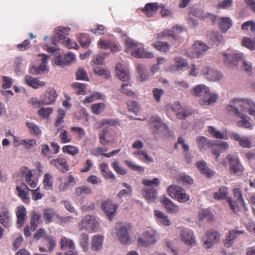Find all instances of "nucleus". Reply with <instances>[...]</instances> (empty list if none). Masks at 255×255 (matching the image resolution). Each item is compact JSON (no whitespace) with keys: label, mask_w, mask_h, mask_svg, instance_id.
I'll return each instance as SVG.
<instances>
[{"label":"nucleus","mask_w":255,"mask_h":255,"mask_svg":"<svg viewBox=\"0 0 255 255\" xmlns=\"http://www.w3.org/2000/svg\"><path fill=\"white\" fill-rule=\"evenodd\" d=\"M10 218V214L7 210L3 209L0 212V223L4 227L9 228L11 226Z\"/></svg>","instance_id":"nucleus-30"},{"label":"nucleus","mask_w":255,"mask_h":255,"mask_svg":"<svg viewBox=\"0 0 255 255\" xmlns=\"http://www.w3.org/2000/svg\"><path fill=\"white\" fill-rule=\"evenodd\" d=\"M227 158L229 162L231 174L241 175L244 171V168L241 164L239 157L236 155L228 154Z\"/></svg>","instance_id":"nucleus-9"},{"label":"nucleus","mask_w":255,"mask_h":255,"mask_svg":"<svg viewBox=\"0 0 255 255\" xmlns=\"http://www.w3.org/2000/svg\"><path fill=\"white\" fill-rule=\"evenodd\" d=\"M53 111V110L52 108H42L38 110V114L42 118H48L51 114H52Z\"/></svg>","instance_id":"nucleus-61"},{"label":"nucleus","mask_w":255,"mask_h":255,"mask_svg":"<svg viewBox=\"0 0 255 255\" xmlns=\"http://www.w3.org/2000/svg\"><path fill=\"white\" fill-rule=\"evenodd\" d=\"M141 192L143 196L148 202H155L157 198V191L153 187H144Z\"/></svg>","instance_id":"nucleus-19"},{"label":"nucleus","mask_w":255,"mask_h":255,"mask_svg":"<svg viewBox=\"0 0 255 255\" xmlns=\"http://www.w3.org/2000/svg\"><path fill=\"white\" fill-rule=\"evenodd\" d=\"M74 91L77 95H85L86 94V85L80 83H73L71 85Z\"/></svg>","instance_id":"nucleus-41"},{"label":"nucleus","mask_w":255,"mask_h":255,"mask_svg":"<svg viewBox=\"0 0 255 255\" xmlns=\"http://www.w3.org/2000/svg\"><path fill=\"white\" fill-rule=\"evenodd\" d=\"M77 38L83 47L88 48L91 43V39L87 34H78Z\"/></svg>","instance_id":"nucleus-39"},{"label":"nucleus","mask_w":255,"mask_h":255,"mask_svg":"<svg viewBox=\"0 0 255 255\" xmlns=\"http://www.w3.org/2000/svg\"><path fill=\"white\" fill-rule=\"evenodd\" d=\"M172 31V29H165L157 34V38L162 39L165 37H172L175 40L181 42L183 39L181 36H177L175 35Z\"/></svg>","instance_id":"nucleus-32"},{"label":"nucleus","mask_w":255,"mask_h":255,"mask_svg":"<svg viewBox=\"0 0 255 255\" xmlns=\"http://www.w3.org/2000/svg\"><path fill=\"white\" fill-rule=\"evenodd\" d=\"M75 59V56L71 52H69L63 57L57 56L54 59V62L57 65L64 67L72 62Z\"/></svg>","instance_id":"nucleus-20"},{"label":"nucleus","mask_w":255,"mask_h":255,"mask_svg":"<svg viewBox=\"0 0 255 255\" xmlns=\"http://www.w3.org/2000/svg\"><path fill=\"white\" fill-rule=\"evenodd\" d=\"M152 45L157 50L165 52L168 51L170 47L169 43L165 42H157L156 43L152 44Z\"/></svg>","instance_id":"nucleus-52"},{"label":"nucleus","mask_w":255,"mask_h":255,"mask_svg":"<svg viewBox=\"0 0 255 255\" xmlns=\"http://www.w3.org/2000/svg\"><path fill=\"white\" fill-rule=\"evenodd\" d=\"M76 79L79 80L89 81L86 71L83 68H79L76 74Z\"/></svg>","instance_id":"nucleus-57"},{"label":"nucleus","mask_w":255,"mask_h":255,"mask_svg":"<svg viewBox=\"0 0 255 255\" xmlns=\"http://www.w3.org/2000/svg\"><path fill=\"white\" fill-rule=\"evenodd\" d=\"M70 30L69 27H57L54 31L53 37L52 38V43L53 46H50L48 44H45L43 48L50 52L54 53L59 49L57 48L56 45L57 42L62 43L65 39L66 36L68 35Z\"/></svg>","instance_id":"nucleus-3"},{"label":"nucleus","mask_w":255,"mask_h":255,"mask_svg":"<svg viewBox=\"0 0 255 255\" xmlns=\"http://www.w3.org/2000/svg\"><path fill=\"white\" fill-rule=\"evenodd\" d=\"M61 247L62 249H73L75 245L72 240L63 237L61 240Z\"/></svg>","instance_id":"nucleus-50"},{"label":"nucleus","mask_w":255,"mask_h":255,"mask_svg":"<svg viewBox=\"0 0 255 255\" xmlns=\"http://www.w3.org/2000/svg\"><path fill=\"white\" fill-rule=\"evenodd\" d=\"M42 62L37 66H33L30 69V72L33 75L42 74L45 71H47V61L49 57L46 54H42Z\"/></svg>","instance_id":"nucleus-18"},{"label":"nucleus","mask_w":255,"mask_h":255,"mask_svg":"<svg viewBox=\"0 0 255 255\" xmlns=\"http://www.w3.org/2000/svg\"><path fill=\"white\" fill-rule=\"evenodd\" d=\"M228 190L226 187L222 186L219 188L218 192L214 193V198L218 200L224 199L228 195Z\"/></svg>","instance_id":"nucleus-45"},{"label":"nucleus","mask_w":255,"mask_h":255,"mask_svg":"<svg viewBox=\"0 0 255 255\" xmlns=\"http://www.w3.org/2000/svg\"><path fill=\"white\" fill-rule=\"evenodd\" d=\"M24 81L28 86L33 89H37L40 87H43L45 85L44 82L41 81L37 78H32L28 75H26L24 77Z\"/></svg>","instance_id":"nucleus-28"},{"label":"nucleus","mask_w":255,"mask_h":255,"mask_svg":"<svg viewBox=\"0 0 255 255\" xmlns=\"http://www.w3.org/2000/svg\"><path fill=\"white\" fill-rule=\"evenodd\" d=\"M244 233V231H238L236 230L230 231L226 235V238L224 241L225 246L227 248L231 247L239 236Z\"/></svg>","instance_id":"nucleus-24"},{"label":"nucleus","mask_w":255,"mask_h":255,"mask_svg":"<svg viewBox=\"0 0 255 255\" xmlns=\"http://www.w3.org/2000/svg\"><path fill=\"white\" fill-rule=\"evenodd\" d=\"M122 186L125 188L119 192L118 194V197L122 198L123 197L131 196L132 193V189L131 186L126 183H123L122 184Z\"/></svg>","instance_id":"nucleus-37"},{"label":"nucleus","mask_w":255,"mask_h":255,"mask_svg":"<svg viewBox=\"0 0 255 255\" xmlns=\"http://www.w3.org/2000/svg\"><path fill=\"white\" fill-rule=\"evenodd\" d=\"M155 218L157 223L162 226L168 227L171 225V222L168 216L163 212L158 210H154Z\"/></svg>","instance_id":"nucleus-26"},{"label":"nucleus","mask_w":255,"mask_h":255,"mask_svg":"<svg viewBox=\"0 0 255 255\" xmlns=\"http://www.w3.org/2000/svg\"><path fill=\"white\" fill-rule=\"evenodd\" d=\"M242 45L251 50H255V37L253 40L247 37L243 38L242 41Z\"/></svg>","instance_id":"nucleus-46"},{"label":"nucleus","mask_w":255,"mask_h":255,"mask_svg":"<svg viewBox=\"0 0 255 255\" xmlns=\"http://www.w3.org/2000/svg\"><path fill=\"white\" fill-rule=\"evenodd\" d=\"M16 189L18 192V196L22 200L24 203H28L29 201V197L27 193L28 191L30 190L28 186L24 183L20 184H17Z\"/></svg>","instance_id":"nucleus-25"},{"label":"nucleus","mask_w":255,"mask_h":255,"mask_svg":"<svg viewBox=\"0 0 255 255\" xmlns=\"http://www.w3.org/2000/svg\"><path fill=\"white\" fill-rule=\"evenodd\" d=\"M89 236L86 234H82L80 236V244L84 251L88 249Z\"/></svg>","instance_id":"nucleus-58"},{"label":"nucleus","mask_w":255,"mask_h":255,"mask_svg":"<svg viewBox=\"0 0 255 255\" xmlns=\"http://www.w3.org/2000/svg\"><path fill=\"white\" fill-rule=\"evenodd\" d=\"M234 198L235 202L232 200L231 197L227 199L230 206L234 213L238 212L241 207H243L245 210H247V205L243 197L242 192L240 188H236L233 189Z\"/></svg>","instance_id":"nucleus-6"},{"label":"nucleus","mask_w":255,"mask_h":255,"mask_svg":"<svg viewBox=\"0 0 255 255\" xmlns=\"http://www.w3.org/2000/svg\"><path fill=\"white\" fill-rule=\"evenodd\" d=\"M218 26L222 32H226L233 25L231 19L229 17H215Z\"/></svg>","instance_id":"nucleus-22"},{"label":"nucleus","mask_w":255,"mask_h":255,"mask_svg":"<svg viewBox=\"0 0 255 255\" xmlns=\"http://www.w3.org/2000/svg\"><path fill=\"white\" fill-rule=\"evenodd\" d=\"M142 184L144 187H153L158 186L160 184V180L158 178H154L152 180H148L144 179L142 180Z\"/></svg>","instance_id":"nucleus-51"},{"label":"nucleus","mask_w":255,"mask_h":255,"mask_svg":"<svg viewBox=\"0 0 255 255\" xmlns=\"http://www.w3.org/2000/svg\"><path fill=\"white\" fill-rule=\"evenodd\" d=\"M180 236L184 243L188 246H193L196 244L195 237L193 231L189 229L181 230Z\"/></svg>","instance_id":"nucleus-15"},{"label":"nucleus","mask_w":255,"mask_h":255,"mask_svg":"<svg viewBox=\"0 0 255 255\" xmlns=\"http://www.w3.org/2000/svg\"><path fill=\"white\" fill-rule=\"evenodd\" d=\"M41 218V216L40 214L36 212H33L32 213L30 221V229L32 231H34L36 229Z\"/></svg>","instance_id":"nucleus-38"},{"label":"nucleus","mask_w":255,"mask_h":255,"mask_svg":"<svg viewBox=\"0 0 255 255\" xmlns=\"http://www.w3.org/2000/svg\"><path fill=\"white\" fill-rule=\"evenodd\" d=\"M104 237L100 235H96L92 239V249L93 251H99L102 247Z\"/></svg>","instance_id":"nucleus-36"},{"label":"nucleus","mask_w":255,"mask_h":255,"mask_svg":"<svg viewBox=\"0 0 255 255\" xmlns=\"http://www.w3.org/2000/svg\"><path fill=\"white\" fill-rule=\"evenodd\" d=\"M149 125L158 131H162L166 129V126L163 123L161 119L157 116L151 117L148 121Z\"/></svg>","instance_id":"nucleus-27"},{"label":"nucleus","mask_w":255,"mask_h":255,"mask_svg":"<svg viewBox=\"0 0 255 255\" xmlns=\"http://www.w3.org/2000/svg\"><path fill=\"white\" fill-rule=\"evenodd\" d=\"M209 47L201 41H196L193 44L191 52H187V55L191 58H198L204 52L208 50Z\"/></svg>","instance_id":"nucleus-12"},{"label":"nucleus","mask_w":255,"mask_h":255,"mask_svg":"<svg viewBox=\"0 0 255 255\" xmlns=\"http://www.w3.org/2000/svg\"><path fill=\"white\" fill-rule=\"evenodd\" d=\"M116 236L118 241L123 245H126L131 243L130 237L131 226L126 223H118L115 226Z\"/></svg>","instance_id":"nucleus-4"},{"label":"nucleus","mask_w":255,"mask_h":255,"mask_svg":"<svg viewBox=\"0 0 255 255\" xmlns=\"http://www.w3.org/2000/svg\"><path fill=\"white\" fill-rule=\"evenodd\" d=\"M127 105L129 111H132L134 113H136L139 111V105L137 102L132 101H128L127 102Z\"/></svg>","instance_id":"nucleus-62"},{"label":"nucleus","mask_w":255,"mask_h":255,"mask_svg":"<svg viewBox=\"0 0 255 255\" xmlns=\"http://www.w3.org/2000/svg\"><path fill=\"white\" fill-rule=\"evenodd\" d=\"M196 142L201 151L205 150L211 146L210 141L203 136H198L196 138Z\"/></svg>","instance_id":"nucleus-35"},{"label":"nucleus","mask_w":255,"mask_h":255,"mask_svg":"<svg viewBox=\"0 0 255 255\" xmlns=\"http://www.w3.org/2000/svg\"><path fill=\"white\" fill-rule=\"evenodd\" d=\"M57 95L53 88H48L44 93L40 96V102L43 105L53 104L56 99Z\"/></svg>","instance_id":"nucleus-14"},{"label":"nucleus","mask_w":255,"mask_h":255,"mask_svg":"<svg viewBox=\"0 0 255 255\" xmlns=\"http://www.w3.org/2000/svg\"><path fill=\"white\" fill-rule=\"evenodd\" d=\"M224 57V61L226 64L231 69H235L238 67L239 63H242V69L248 73H251L253 70L252 63L244 59L243 54L241 52H225L223 54Z\"/></svg>","instance_id":"nucleus-1"},{"label":"nucleus","mask_w":255,"mask_h":255,"mask_svg":"<svg viewBox=\"0 0 255 255\" xmlns=\"http://www.w3.org/2000/svg\"><path fill=\"white\" fill-rule=\"evenodd\" d=\"M158 8V3L156 2L147 3L142 10L147 16L151 17L156 12Z\"/></svg>","instance_id":"nucleus-31"},{"label":"nucleus","mask_w":255,"mask_h":255,"mask_svg":"<svg viewBox=\"0 0 255 255\" xmlns=\"http://www.w3.org/2000/svg\"><path fill=\"white\" fill-rule=\"evenodd\" d=\"M75 193L77 196H80L82 194L90 195L92 193V190L87 186L83 185L76 187L75 189Z\"/></svg>","instance_id":"nucleus-43"},{"label":"nucleus","mask_w":255,"mask_h":255,"mask_svg":"<svg viewBox=\"0 0 255 255\" xmlns=\"http://www.w3.org/2000/svg\"><path fill=\"white\" fill-rule=\"evenodd\" d=\"M62 151L65 153L74 156L79 153V149L76 147L71 145H65L62 147Z\"/></svg>","instance_id":"nucleus-55"},{"label":"nucleus","mask_w":255,"mask_h":255,"mask_svg":"<svg viewBox=\"0 0 255 255\" xmlns=\"http://www.w3.org/2000/svg\"><path fill=\"white\" fill-rule=\"evenodd\" d=\"M131 85L129 83H124L121 85V92L128 96H132L133 93L131 89Z\"/></svg>","instance_id":"nucleus-60"},{"label":"nucleus","mask_w":255,"mask_h":255,"mask_svg":"<svg viewBox=\"0 0 255 255\" xmlns=\"http://www.w3.org/2000/svg\"><path fill=\"white\" fill-rule=\"evenodd\" d=\"M193 93L196 97L204 96V98L199 100V103L201 106H210L216 103L218 95L215 93H210L208 87L204 84H199L193 88Z\"/></svg>","instance_id":"nucleus-2"},{"label":"nucleus","mask_w":255,"mask_h":255,"mask_svg":"<svg viewBox=\"0 0 255 255\" xmlns=\"http://www.w3.org/2000/svg\"><path fill=\"white\" fill-rule=\"evenodd\" d=\"M156 235V231L153 229L145 231L137 239L138 246L148 247L155 244L157 242Z\"/></svg>","instance_id":"nucleus-7"},{"label":"nucleus","mask_w":255,"mask_h":255,"mask_svg":"<svg viewBox=\"0 0 255 255\" xmlns=\"http://www.w3.org/2000/svg\"><path fill=\"white\" fill-rule=\"evenodd\" d=\"M36 144V141L34 139H24L21 140L17 146L22 145L26 149H30Z\"/></svg>","instance_id":"nucleus-48"},{"label":"nucleus","mask_w":255,"mask_h":255,"mask_svg":"<svg viewBox=\"0 0 255 255\" xmlns=\"http://www.w3.org/2000/svg\"><path fill=\"white\" fill-rule=\"evenodd\" d=\"M197 166L200 171L207 177H211L214 173L212 170L209 169L204 161H200L197 163Z\"/></svg>","instance_id":"nucleus-33"},{"label":"nucleus","mask_w":255,"mask_h":255,"mask_svg":"<svg viewBox=\"0 0 255 255\" xmlns=\"http://www.w3.org/2000/svg\"><path fill=\"white\" fill-rule=\"evenodd\" d=\"M118 208V205L116 204H113L111 201H105L103 202L102 205V210L110 220L116 215Z\"/></svg>","instance_id":"nucleus-16"},{"label":"nucleus","mask_w":255,"mask_h":255,"mask_svg":"<svg viewBox=\"0 0 255 255\" xmlns=\"http://www.w3.org/2000/svg\"><path fill=\"white\" fill-rule=\"evenodd\" d=\"M108 150L107 147H97L93 149L91 151V154L95 156H99L100 155H103L105 156V154H106V152Z\"/></svg>","instance_id":"nucleus-56"},{"label":"nucleus","mask_w":255,"mask_h":255,"mask_svg":"<svg viewBox=\"0 0 255 255\" xmlns=\"http://www.w3.org/2000/svg\"><path fill=\"white\" fill-rule=\"evenodd\" d=\"M208 131L214 137L220 139H227V136L219 130L212 126L209 127Z\"/></svg>","instance_id":"nucleus-44"},{"label":"nucleus","mask_w":255,"mask_h":255,"mask_svg":"<svg viewBox=\"0 0 255 255\" xmlns=\"http://www.w3.org/2000/svg\"><path fill=\"white\" fill-rule=\"evenodd\" d=\"M201 73L206 79L211 82L219 81L223 78L220 72L209 67L203 68Z\"/></svg>","instance_id":"nucleus-13"},{"label":"nucleus","mask_w":255,"mask_h":255,"mask_svg":"<svg viewBox=\"0 0 255 255\" xmlns=\"http://www.w3.org/2000/svg\"><path fill=\"white\" fill-rule=\"evenodd\" d=\"M57 132L59 133V137L63 143H65L71 141V137L70 135L62 127L59 128L57 129Z\"/></svg>","instance_id":"nucleus-40"},{"label":"nucleus","mask_w":255,"mask_h":255,"mask_svg":"<svg viewBox=\"0 0 255 255\" xmlns=\"http://www.w3.org/2000/svg\"><path fill=\"white\" fill-rule=\"evenodd\" d=\"M19 173L30 188H34L37 186L38 180L36 179H33L32 172L27 167H21L19 169Z\"/></svg>","instance_id":"nucleus-11"},{"label":"nucleus","mask_w":255,"mask_h":255,"mask_svg":"<svg viewBox=\"0 0 255 255\" xmlns=\"http://www.w3.org/2000/svg\"><path fill=\"white\" fill-rule=\"evenodd\" d=\"M168 194L172 198H176L181 203H185L189 200L190 196L187 195L184 189L175 185L169 186L167 188Z\"/></svg>","instance_id":"nucleus-8"},{"label":"nucleus","mask_w":255,"mask_h":255,"mask_svg":"<svg viewBox=\"0 0 255 255\" xmlns=\"http://www.w3.org/2000/svg\"><path fill=\"white\" fill-rule=\"evenodd\" d=\"M161 202L167 211L169 213L175 214L179 212V209L178 206L167 197H163Z\"/></svg>","instance_id":"nucleus-29"},{"label":"nucleus","mask_w":255,"mask_h":255,"mask_svg":"<svg viewBox=\"0 0 255 255\" xmlns=\"http://www.w3.org/2000/svg\"><path fill=\"white\" fill-rule=\"evenodd\" d=\"M116 74L121 81H128L129 80L130 74L128 70L120 63L117 64Z\"/></svg>","instance_id":"nucleus-21"},{"label":"nucleus","mask_w":255,"mask_h":255,"mask_svg":"<svg viewBox=\"0 0 255 255\" xmlns=\"http://www.w3.org/2000/svg\"><path fill=\"white\" fill-rule=\"evenodd\" d=\"M220 239V235L216 231L210 230L203 238L204 248L209 249L217 244Z\"/></svg>","instance_id":"nucleus-10"},{"label":"nucleus","mask_w":255,"mask_h":255,"mask_svg":"<svg viewBox=\"0 0 255 255\" xmlns=\"http://www.w3.org/2000/svg\"><path fill=\"white\" fill-rule=\"evenodd\" d=\"M137 73L141 82H144L149 79V74L145 67L142 64L136 66Z\"/></svg>","instance_id":"nucleus-34"},{"label":"nucleus","mask_w":255,"mask_h":255,"mask_svg":"<svg viewBox=\"0 0 255 255\" xmlns=\"http://www.w3.org/2000/svg\"><path fill=\"white\" fill-rule=\"evenodd\" d=\"M233 0H223L217 4V7L222 9H228L232 6Z\"/></svg>","instance_id":"nucleus-63"},{"label":"nucleus","mask_w":255,"mask_h":255,"mask_svg":"<svg viewBox=\"0 0 255 255\" xmlns=\"http://www.w3.org/2000/svg\"><path fill=\"white\" fill-rule=\"evenodd\" d=\"M54 216L55 212L53 210L47 208L43 210V217L47 223H51Z\"/></svg>","instance_id":"nucleus-49"},{"label":"nucleus","mask_w":255,"mask_h":255,"mask_svg":"<svg viewBox=\"0 0 255 255\" xmlns=\"http://www.w3.org/2000/svg\"><path fill=\"white\" fill-rule=\"evenodd\" d=\"M17 217V228H21L27 220L26 210L25 208L21 205L18 207L16 211Z\"/></svg>","instance_id":"nucleus-23"},{"label":"nucleus","mask_w":255,"mask_h":255,"mask_svg":"<svg viewBox=\"0 0 255 255\" xmlns=\"http://www.w3.org/2000/svg\"><path fill=\"white\" fill-rule=\"evenodd\" d=\"M108 130L109 129L107 127H104L99 133V142L104 146L106 145L107 143L110 142V141L106 138Z\"/></svg>","instance_id":"nucleus-47"},{"label":"nucleus","mask_w":255,"mask_h":255,"mask_svg":"<svg viewBox=\"0 0 255 255\" xmlns=\"http://www.w3.org/2000/svg\"><path fill=\"white\" fill-rule=\"evenodd\" d=\"M43 184L46 189H50L53 186L52 176L48 173H46L44 176Z\"/></svg>","instance_id":"nucleus-59"},{"label":"nucleus","mask_w":255,"mask_h":255,"mask_svg":"<svg viewBox=\"0 0 255 255\" xmlns=\"http://www.w3.org/2000/svg\"><path fill=\"white\" fill-rule=\"evenodd\" d=\"M80 231L86 230L91 233L96 232L99 228V223L94 216L86 215L78 224Z\"/></svg>","instance_id":"nucleus-5"},{"label":"nucleus","mask_w":255,"mask_h":255,"mask_svg":"<svg viewBox=\"0 0 255 255\" xmlns=\"http://www.w3.org/2000/svg\"><path fill=\"white\" fill-rule=\"evenodd\" d=\"M125 42L127 46V47L128 49H130L132 50L135 49L138 46L139 43L136 42L133 39L130 38L129 37H127L125 39Z\"/></svg>","instance_id":"nucleus-64"},{"label":"nucleus","mask_w":255,"mask_h":255,"mask_svg":"<svg viewBox=\"0 0 255 255\" xmlns=\"http://www.w3.org/2000/svg\"><path fill=\"white\" fill-rule=\"evenodd\" d=\"M105 109V105L103 103H99L93 104L91 106L93 113L96 115H99L102 113Z\"/></svg>","instance_id":"nucleus-53"},{"label":"nucleus","mask_w":255,"mask_h":255,"mask_svg":"<svg viewBox=\"0 0 255 255\" xmlns=\"http://www.w3.org/2000/svg\"><path fill=\"white\" fill-rule=\"evenodd\" d=\"M25 125L29 129V132L30 133L36 135H40L41 134V130L38 126V125H36L34 123L26 122L25 123Z\"/></svg>","instance_id":"nucleus-42"},{"label":"nucleus","mask_w":255,"mask_h":255,"mask_svg":"<svg viewBox=\"0 0 255 255\" xmlns=\"http://www.w3.org/2000/svg\"><path fill=\"white\" fill-rule=\"evenodd\" d=\"M50 164L63 173H66L69 170L66 159L61 156L51 160Z\"/></svg>","instance_id":"nucleus-17"},{"label":"nucleus","mask_w":255,"mask_h":255,"mask_svg":"<svg viewBox=\"0 0 255 255\" xmlns=\"http://www.w3.org/2000/svg\"><path fill=\"white\" fill-rule=\"evenodd\" d=\"M144 52V48L142 44L139 43L135 49L132 50V55L136 58H142Z\"/></svg>","instance_id":"nucleus-54"}]
</instances>
